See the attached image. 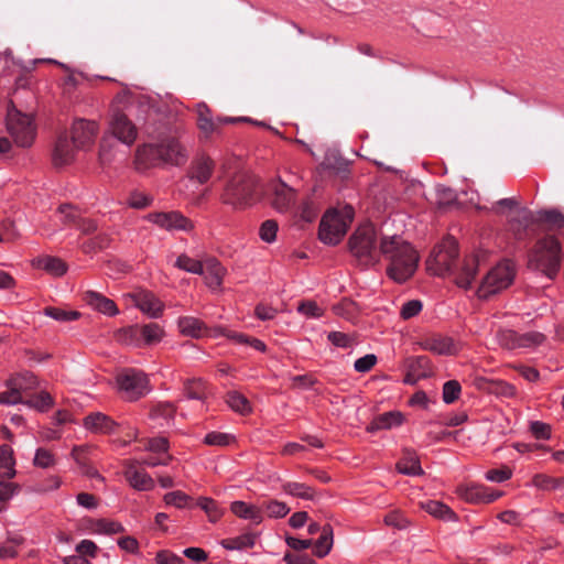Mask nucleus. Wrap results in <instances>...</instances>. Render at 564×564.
Here are the masks:
<instances>
[{
	"label": "nucleus",
	"instance_id": "34",
	"mask_svg": "<svg viewBox=\"0 0 564 564\" xmlns=\"http://www.w3.org/2000/svg\"><path fill=\"white\" fill-rule=\"evenodd\" d=\"M256 540V533L247 532L239 536L224 539L221 545L227 550H247L254 545Z\"/></svg>",
	"mask_w": 564,
	"mask_h": 564
},
{
	"label": "nucleus",
	"instance_id": "44",
	"mask_svg": "<svg viewBox=\"0 0 564 564\" xmlns=\"http://www.w3.org/2000/svg\"><path fill=\"white\" fill-rule=\"evenodd\" d=\"M58 214L61 216V221L67 226L76 227L80 218L79 212L69 204L61 205L58 208Z\"/></svg>",
	"mask_w": 564,
	"mask_h": 564
},
{
	"label": "nucleus",
	"instance_id": "19",
	"mask_svg": "<svg viewBox=\"0 0 564 564\" xmlns=\"http://www.w3.org/2000/svg\"><path fill=\"white\" fill-rule=\"evenodd\" d=\"M420 346L437 355H454L457 351L453 339L440 334H433L422 338Z\"/></svg>",
	"mask_w": 564,
	"mask_h": 564
},
{
	"label": "nucleus",
	"instance_id": "35",
	"mask_svg": "<svg viewBox=\"0 0 564 564\" xmlns=\"http://www.w3.org/2000/svg\"><path fill=\"white\" fill-rule=\"evenodd\" d=\"M232 513L239 518L249 519L254 523L262 521L261 512L258 508L247 505L243 501H234L230 507Z\"/></svg>",
	"mask_w": 564,
	"mask_h": 564
},
{
	"label": "nucleus",
	"instance_id": "10",
	"mask_svg": "<svg viewBox=\"0 0 564 564\" xmlns=\"http://www.w3.org/2000/svg\"><path fill=\"white\" fill-rule=\"evenodd\" d=\"M117 383L124 398L133 401L149 391V380L147 376L137 369H124L117 376Z\"/></svg>",
	"mask_w": 564,
	"mask_h": 564
},
{
	"label": "nucleus",
	"instance_id": "46",
	"mask_svg": "<svg viewBox=\"0 0 564 564\" xmlns=\"http://www.w3.org/2000/svg\"><path fill=\"white\" fill-rule=\"evenodd\" d=\"M44 314L50 316L58 322H69L75 321L79 317V313L77 311H65L58 307L47 306L44 308Z\"/></svg>",
	"mask_w": 564,
	"mask_h": 564
},
{
	"label": "nucleus",
	"instance_id": "33",
	"mask_svg": "<svg viewBox=\"0 0 564 564\" xmlns=\"http://www.w3.org/2000/svg\"><path fill=\"white\" fill-rule=\"evenodd\" d=\"M397 469L399 473L408 476H419L424 474L419 457L411 452H406L405 456L397 464Z\"/></svg>",
	"mask_w": 564,
	"mask_h": 564
},
{
	"label": "nucleus",
	"instance_id": "58",
	"mask_svg": "<svg viewBox=\"0 0 564 564\" xmlns=\"http://www.w3.org/2000/svg\"><path fill=\"white\" fill-rule=\"evenodd\" d=\"M278 224L274 220H265L260 227V237L265 242H272L275 239Z\"/></svg>",
	"mask_w": 564,
	"mask_h": 564
},
{
	"label": "nucleus",
	"instance_id": "36",
	"mask_svg": "<svg viewBox=\"0 0 564 564\" xmlns=\"http://www.w3.org/2000/svg\"><path fill=\"white\" fill-rule=\"evenodd\" d=\"M226 402L235 412L247 415L252 411L249 400L238 391H229L226 395Z\"/></svg>",
	"mask_w": 564,
	"mask_h": 564
},
{
	"label": "nucleus",
	"instance_id": "24",
	"mask_svg": "<svg viewBox=\"0 0 564 564\" xmlns=\"http://www.w3.org/2000/svg\"><path fill=\"white\" fill-rule=\"evenodd\" d=\"M84 300L88 305L102 314L113 316L118 313L116 303L98 292L87 291L84 295Z\"/></svg>",
	"mask_w": 564,
	"mask_h": 564
},
{
	"label": "nucleus",
	"instance_id": "63",
	"mask_svg": "<svg viewBox=\"0 0 564 564\" xmlns=\"http://www.w3.org/2000/svg\"><path fill=\"white\" fill-rule=\"evenodd\" d=\"M531 433L539 440H547L551 435V427L549 424L534 421L530 424Z\"/></svg>",
	"mask_w": 564,
	"mask_h": 564
},
{
	"label": "nucleus",
	"instance_id": "1",
	"mask_svg": "<svg viewBox=\"0 0 564 564\" xmlns=\"http://www.w3.org/2000/svg\"><path fill=\"white\" fill-rule=\"evenodd\" d=\"M349 248L359 265L375 267L383 257L388 262L387 274L397 283L408 281L416 271L419 254L400 236H386L372 224H365L349 238Z\"/></svg>",
	"mask_w": 564,
	"mask_h": 564
},
{
	"label": "nucleus",
	"instance_id": "28",
	"mask_svg": "<svg viewBox=\"0 0 564 564\" xmlns=\"http://www.w3.org/2000/svg\"><path fill=\"white\" fill-rule=\"evenodd\" d=\"M421 508L425 510L427 513L433 516L434 518L444 520V521H455L456 514L455 512L446 505L436 500H427L421 502Z\"/></svg>",
	"mask_w": 564,
	"mask_h": 564
},
{
	"label": "nucleus",
	"instance_id": "48",
	"mask_svg": "<svg viewBox=\"0 0 564 564\" xmlns=\"http://www.w3.org/2000/svg\"><path fill=\"white\" fill-rule=\"evenodd\" d=\"M94 530L97 533H102V534H117V533L124 531L121 523L111 521V520H106V519L97 520L95 522Z\"/></svg>",
	"mask_w": 564,
	"mask_h": 564
},
{
	"label": "nucleus",
	"instance_id": "13",
	"mask_svg": "<svg viewBox=\"0 0 564 564\" xmlns=\"http://www.w3.org/2000/svg\"><path fill=\"white\" fill-rule=\"evenodd\" d=\"M110 129L119 141L127 145H131L137 139V128L128 118V115L117 106L112 107Z\"/></svg>",
	"mask_w": 564,
	"mask_h": 564
},
{
	"label": "nucleus",
	"instance_id": "31",
	"mask_svg": "<svg viewBox=\"0 0 564 564\" xmlns=\"http://www.w3.org/2000/svg\"><path fill=\"white\" fill-rule=\"evenodd\" d=\"M403 415L400 412H387L377 416L368 427L369 432L387 430L402 423Z\"/></svg>",
	"mask_w": 564,
	"mask_h": 564
},
{
	"label": "nucleus",
	"instance_id": "21",
	"mask_svg": "<svg viewBox=\"0 0 564 564\" xmlns=\"http://www.w3.org/2000/svg\"><path fill=\"white\" fill-rule=\"evenodd\" d=\"M214 169V160L205 154H202L193 160L189 167V177L192 180H196L199 184H205L212 177Z\"/></svg>",
	"mask_w": 564,
	"mask_h": 564
},
{
	"label": "nucleus",
	"instance_id": "15",
	"mask_svg": "<svg viewBox=\"0 0 564 564\" xmlns=\"http://www.w3.org/2000/svg\"><path fill=\"white\" fill-rule=\"evenodd\" d=\"M148 219L169 231H191L194 227L193 223L178 212L152 213L148 215Z\"/></svg>",
	"mask_w": 564,
	"mask_h": 564
},
{
	"label": "nucleus",
	"instance_id": "50",
	"mask_svg": "<svg viewBox=\"0 0 564 564\" xmlns=\"http://www.w3.org/2000/svg\"><path fill=\"white\" fill-rule=\"evenodd\" d=\"M456 200L454 191L449 187L437 186L436 187V204L440 208L451 206Z\"/></svg>",
	"mask_w": 564,
	"mask_h": 564
},
{
	"label": "nucleus",
	"instance_id": "53",
	"mask_svg": "<svg viewBox=\"0 0 564 564\" xmlns=\"http://www.w3.org/2000/svg\"><path fill=\"white\" fill-rule=\"evenodd\" d=\"M533 484L541 489H554L564 486V478H552L545 475H536Z\"/></svg>",
	"mask_w": 564,
	"mask_h": 564
},
{
	"label": "nucleus",
	"instance_id": "52",
	"mask_svg": "<svg viewBox=\"0 0 564 564\" xmlns=\"http://www.w3.org/2000/svg\"><path fill=\"white\" fill-rule=\"evenodd\" d=\"M175 411L176 409L174 404L170 402H160L153 406L151 415L155 419L162 417L164 420H171L173 419Z\"/></svg>",
	"mask_w": 564,
	"mask_h": 564
},
{
	"label": "nucleus",
	"instance_id": "14",
	"mask_svg": "<svg viewBox=\"0 0 564 564\" xmlns=\"http://www.w3.org/2000/svg\"><path fill=\"white\" fill-rule=\"evenodd\" d=\"M197 126L200 133L207 139L214 133H219L220 127L226 123H235L237 121H247V118L218 117L214 119L209 108L205 104H198L197 108Z\"/></svg>",
	"mask_w": 564,
	"mask_h": 564
},
{
	"label": "nucleus",
	"instance_id": "42",
	"mask_svg": "<svg viewBox=\"0 0 564 564\" xmlns=\"http://www.w3.org/2000/svg\"><path fill=\"white\" fill-rule=\"evenodd\" d=\"M175 267L178 269H182L186 272L194 273V274H204V262L197 261L195 259L189 258L186 254H181L176 262Z\"/></svg>",
	"mask_w": 564,
	"mask_h": 564
},
{
	"label": "nucleus",
	"instance_id": "49",
	"mask_svg": "<svg viewBox=\"0 0 564 564\" xmlns=\"http://www.w3.org/2000/svg\"><path fill=\"white\" fill-rule=\"evenodd\" d=\"M14 387L22 393V391H28L34 389L37 386V379L33 373L24 372L14 378H11Z\"/></svg>",
	"mask_w": 564,
	"mask_h": 564
},
{
	"label": "nucleus",
	"instance_id": "4",
	"mask_svg": "<svg viewBox=\"0 0 564 564\" xmlns=\"http://www.w3.org/2000/svg\"><path fill=\"white\" fill-rule=\"evenodd\" d=\"M186 149L175 138H165L159 143L143 144L135 154V167L144 171L162 163L182 165L187 161Z\"/></svg>",
	"mask_w": 564,
	"mask_h": 564
},
{
	"label": "nucleus",
	"instance_id": "60",
	"mask_svg": "<svg viewBox=\"0 0 564 564\" xmlns=\"http://www.w3.org/2000/svg\"><path fill=\"white\" fill-rule=\"evenodd\" d=\"M512 475V471L509 467H501L497 469H490L486 473V479L494 482H502L508 480Z\"/></svg>",
	"mask_w": 564,
	"mask_h": 564
},
{
	"label": "nucleus",
	"instance_id": "54",
	"mask_svg": "<svg viewBox=\"0 0 564 564\" xmlns=\"http://www.w3.org/2000/svg\"><path fill=\"white\" fill-rule=\"evenodd\" d=\"M234 440L229 434L221 432H210L205 438L204 443L210 446H227Z\"/></svg>",
	"mask_w": 564,
	"mask_h": 564
},
{
	"label": "nucleus",
	"instance_id": "32",
	"mask_svg": "<svg viewBox=\"0 0 564 564\" xmlns=\"http://www.w3.org/2000/svg\"><path fill=\"white\" fill-rule=\"evenodd\" d=\"M333 528L330 524L323 525L319 538L314 542V554L318 557L326 556L333 546Z\"/></svg>",
	"mask_w": 564,
	"mask_h": 564
},
{
	"label": "nucleus",
	"instance_id": "47",
	"mask_svg": "<svg viewBox=\"0 0 564 564\" xmlns=\"http://www.w3.org/2000/svg\"><path fill=\"white\" fill-rule=\"evenodd\" d=\"M23 403L40 411H46L51 408L53 401L52 397L47 392H41L39 394L31 395L28 400H24Z\"/></svg>",
	"mask_w": 564,
	"mask_h": 564
},
{
	"label": "nucleus",
	"instance_id": "30",
	"mask_svg": "<svg viewBox=\"0 0 564 564\" xmlns=\"http://www.w3.org/2000/svg\"><path fill=\"white\" fill-rule=\"evenodd\" d=\"M140 340L142 346H151L160 343L164 336L163 328L158 323L140 325Z\"/></svg>",
	"mask_w": 564,
	"mask_h": 564
},
{
	"label": "nucleus",
	"instance_id": "43",
	"mask_svg": "<svg viewBox=\"0 0 564 564\" xmlns=\"http://www.w3.org/2000/svg\"><path fill=\"white\" fill-rule=\"evenodd\" d=\"M7 386L8 390L0 393V404L13 405L23 403L24 399L18 388L14 387L12 379L8 380Z\"/></svg>",
	"mask_w": 564,
	"mask_h": 564
},
{
	"label": "nucleus",
	"instance_id": "45",
	"mask_svg": "<svg viewBox=\"0 0 564 564\" xmlns=\"http://www.w3.org/2000/svg\"><path fill=\"white\" fill-rule=\"evenodd\" d=\"M271 518H283L290 512V508L281 501L270 500L264 501L261 506Z\"/></svg>",
	"mask_w": 564,
	"mask_h": 564
},
{
	"label": "nucleus",
	"instance_id": "20",
	"mask_svg": "<svg viewBox=\"0 0 564 564\" xmlns=\"http://www.w3.org/2000/svg\"><path fill=\"white\" fill-rule=\"evenodd\" d=\"M460 496L469 502L489 503L501 497L500 491H494L482 485H470L459 488Z\"/></svg>",
	"mask_w": 564,
	"mask_h": 564
},
{
	"label": "nucleus",
	"instance_id": "27",
	"mask_svg": "<svg viewBox=\"0 0 564 564\" xmlns=\"http://www.w3.org/2000/svg\"><path fill=\"white\" fill-rule=\"evenodd\" d=\"M13 449L10 445L3 444L0 447V478L10 479L17 474Z\"/></svg>",
	"mask_w": 564,
	"mask_h": 564
},
{
	"label": "nucleus",
	"instance_id": "62",
	"mask_svg": "<svg viewBox=\"0 0 564 564\" xmlns=\"http://www.w3.org/2000/svg\"><path fill=\"white\" fill-rule=\"evenodd\" d=\"M34 465L42 467V468H47V467L53 466L54 458H53L52 453L44 448H39L36 451L35 457H34Z\"/></svg>",
	"mask_w": 564,
	"mask_h": 564
},
{
	"label": "nucleus",
	"instance_id": "12",
	"mask_svg": "<svg viewBox=\"0 0 564 564\" xmlns=\"http://www.w3.org/2000/svg\"><path fill=\"white\" fill-rule=\"evenodd\" d=\"M544 336L539 333L518 334L511 329H499L496 333L498 344L506 349L527 348L542 343Z\"/></svg>",
	"mask_w": 564,
	"mask_h": 564
},
{
	"label": "nucleus",
	"instance_id": "26",
	"mask_svg": "<svg viewBox=\"0 0 564 564\" xmlns=\"http://www.w3.org/2000/svg\"><path fill=\"white\" fill-rule=\"evenodd\" d=\"M33 265L45 270L54 276H62L67 271V264L59 258L43 256L33 260Z\"/></svg>",
	"mask_w": 564,
	"mask_h": 564
},
{
	"label": "nucleus",
	"instance_id": "17",
	"mask_svg": "<svg viewBox=\"0 0 564 564\" xmlns=\"http://www.w3.org/2000/svg\"><path fill=\"white\" fill-rule=\"evenodd\" d=\"M134 305L150 317H159L164 310L163 303L150 291L142 290L131 295Z\"/></svg>",
	"mask_w": 564,
	"mask_h": 564
},
{
	"label": "nucleus",
	"instance_id": "59",
	"mask_svg": "<svg viewBox=\"0 0 564 564\" xmlns=\"http://www.w3.org/2000/svg\"><path fill=\"white\" fill-rule=\"evenodd\" d=\"M421 311L422 302L419 300H411L403 304L400 314L403 319H410L416 316Z\"/></svg>",
	"mask_w": 564,
	"mask_h": 564
},
{
	"label": "nucleus",
	"instance_id": "51",
	"mask_svg": "<svg viewBox=\"0 0 564 564\" xmlns=\"http://www.w3.org/2000/svg\"><path fill=\"white\" fill-rule=\"evenodd\" d=\"M460 384L456 380H449L443 387V400L445 403L451 404L455 402L460 393Z\"/></svg>",
	"mask_w": 564,
	"mask_h": 564
},
{
	"label": "nucleus",
	"instance_id": "18",
	"mask_svg": "<svg viewBox=\"0 0 564 564\" xmlns=\"http://www.w3.org/2000/svg\"><path fill=\"white\" fill-rule=\"evenodd\" d=\"M76 150L78 149L74 144L73 139H68L66 134H61L57 138L52 154L54 166L62 167L70 164L75 159Z\"/></svg>",
	"mask_w": 564,
	"mask_h": 564
},
{
	"label": "nucleus",
	"instance_id": "16",
	"mask_svg": "<svg viewBox=\"0 0 564 564\" xmlns=\"http://www.w3.org/2000/svg\"><path fill=\"white\" fill-rule=\"evenodd\" d=\"M98 133V124L95 121L77 119L72 127V139L77 149L89 148Z\"/></svg>",
	"mask_w": 564,
	"mask_h": 564
},
{
	"label": "nucleus",
	"instance_id": "5",
	"mask_svg": "<svg viewBox=\"0 0 564 564\" xmlns=\"http://www.w3.org/2000/svg\"><path fill=\"white\" fill-rule=\"evenodd\" d=\"M561 243L557 237L546 235L538 240L529 258V268L554 279L561 267Z\"/></svg>",
	"mask_w": 564,
	"mask_h": 564
},
{
	"label": "nucleus",
	"instance_id": "40",
	"mask_svg": "<svg viewBox=\"0 0 564 564\" xmlns=\"http://www.w3.org/2000/svg\"><path fill=\"white\" fill-rule=\"evenodd\" d=\"M406 367L410 371L416 373L420 378H425L431 372V361L426 356L411 357L406 360Z\"/></svg>",
	"mask_w": 564,
	"mask_h": 564
},
{
	"label": "nucleus",
	"instance_id": "39",
	"mask_svg": "<svg viewBox=\"0 0 564 564\" xmlns=\"http://www.w3.org/2000/svg\"><path fill=\"white\" fill-rule=\"evenodd\" d=\"M282 489L291 496L305 500H313L315 498L314 489L302 482L289 481L283 484Z\"/></svg>",
	"mask_w": 564,
	"mask_h": 564
},
{
	"label": "nucleus",
	"instance_id": "55",
	"mask_svg": "<svg viewBox=\"0 0 564 564\" xmlns=\"http://www.w3.org/2000/svg\"><path fill=\"white\" fill-rule=\"evenodd\" d=\"M189 500V496L180 490L167 492L164 496V501L166 505L174 506L180 509L186 507Z\"/></svg>",
	"mask_w": 564,
	"mask_h": 564
},
{
	"label": "nucleus",
	"instance_id": "61",
	"mask_svg": "<svg viewBox=\"0 0 564 564\" xmlns=\"http://www.w3.org/2000/svg\"><path fill=\"white\" fill-rule=\"evenodd\" d=\"M152 202V198L143 193L133 192L129 198V206L137 209L148 207Z\"/></svg>",
	"mask_w": 564,
	"mask_h": 564
},
{
	"label": "nucleus",
	"instance_id": "2",
	"mask_svg": "<svg viewBox=\"0 0 564 564\" xmlns=\"http://www.w3.org/2000/svg\"><path fill=\"white\" fill-rule=\"evenodd\" d=\"M478 264L479 260L475 254L466 257L462 262L458 260V245L453 237L445 238L426 260L431 273L440 276L451 275L454 282L464 289L471 285Z\"/></svg>",
	"mask_w": 564,
	"mask_h": 564
},
{
	"label": "nucleus",
	"instance_id": "38",
	"mask_svg": "<svg viewBox=\"0 0 564 564\" xmlns=\"http://www.w3.org/2000/svg\"><path fill=\"white\" fill-rule=\"evenodd\" d=\"M139 333H140V325L135 324V325H131V326L118 329L115 333V337L121 344L141 347V340H140Z\"/></svg>",
	"mask_w": 564,
	"mask_h": 564
},
{
	"label": "nucleus",
	"instance_id": "41",
	"mask_svg": "<svg viewBox=\"0 0 564 564\" xmlns=\"http://www.w3.org/2000/svg\"><path fill=\"white\" fill-rule=\"evenodd\" d=\"M323 166L338 174H344L348 171L347 161L339 156L336 152L326 153L323 161Z\"/></svg>",
	"mask_w": 564,
	"mask_h": 564
},
{
	"label": "nucleus",
	"instance_id": "9",
	"mask_svg": "<svg viewBox=\"0 0 564 564\" xmlns=\"http://www.w3.org/2000/svg\"><path fill=\"white\" fill-rule=\"evenodd\" d=\"M7 127L17 145L26 148L33 143L36 131L33 119L29 115L11 106L8 109Z\"/></svg>",
	"mask_w": 564,
	"mask_h": 564
},
{
	"label": "nucleus",
	"instance_id": "8",
	"mask_svg": "<svg viewBox=\"0 0 564 564\" xmlns=\"http://www.w3.org/2000/svg\"><path fill=\"white\" fill-rule=\"evenodd\" d=\"M516 274L514 264L507 260L492 268L482 279L477 290L478 297L487 299L507 289L513 281Z\"/></svg>",
	"mask_w": 564,
	"mask_h": 564
},
{
	"label": "nucleus",
	"instance_id": "56",
	"mask_svg": "<svg viewBox=\"0 0 564 564\" xmlns=\"http://www.w3.org/2000/svg\"><path fill=\"white\" fill-rule=\"evenodd\" d=\"M384 523L395 529H405L409 524L408 519L399 511H391L384 517Z\"/></svg>",
	"mask_w": 564,
	"mask_h": 564
},
{
	"label": "nucleus",
	"instance_id": "22",
	"mask_svg": "<svg viewBox=\"0 0 564 564\" xmlns=\"http://www.w3.org/2000/svg\"><path fill=\"white\" fill-rule=\"evenodd\" d=\"M138 462H128L126 464L124 477L129 484L137 490H151L154 488V480L149 474L137 468Z\"/></svg>",
	"mask_w": 564,
	"mask_h": 564
},
{
	"label": "nucleus",
	"instance_id": "37",
	"mask_svg": "<svg viewBox=\"0 0 564 564\" xmlns=\"http://www.w3.org/2000/svg\"><path fill=\"white\" fill-rule=\"evenodd\" d=\"M184 392L188 399L204 400L207 397V384L200 378L188 379L184 383Z\"/></svg>",
	"mask_w": 564,
	"mask_h": 564
},
{
	"label": "nucleus",
	"instance_id": "7",
	"mask_svg": "<svg viewBox=\"0 0 564 564\" xmlns=\"http://www.w3.org/2000/svg\"><path fill=\"white\" fill-rule=\"evenodd\" d=\"M352 218L354 209L351 206H345L341 212L328 210L319 224V239L327 245H337L346 235Z\"/></svg>",
	"mask_w": 564,
	"mask_h": 564
},
{
	"label": "nucleus",
	"instance_id": "29",
	"mask_svg": "<svg viewBox=\"0 0 564 564\" xmlns=\"http://www.w3.org/2000/svg\"><path fill=\"white\" fill-rule=\"evenodd\" d=\"M178 327L182 334L192 337H203L207 335L205 324L196 317L184 316L178 319Z\"/></svg>",
	"mask_w": 564,
	"mask_h": 564
},
{
	"label": "nucleus",
	"instance_id": "23",
	"mask_svg": "<svg viewBox=\"0 0 564 564\" xmlns=\"http://www.w3.org/2000/svg\"><path fill=\"white\" fill-rule=\"evenodd\" d=\"M85 426L96 433L110 434L116 431L117 423L111 417L96 412L85 417Z\"/></svg>",
	"mask_w": 564,
	"mask_h": 564
},
{
	"label": "nucleus",
	"instance_id": "6",
	"mask_svg": "<svg viewBox=\"0 0 564 564\" xmlns=\"http://www.w3.org/2000/svg\"><path fill=\"white\" fill-rule=\"evenodd\" d=\"M258 180L254 175L240 171L227 182L221 199L235 208H242L253 203Z\"/></svg>",
	"mask_w": 564,
	"mask_h": 564
},
{
	"label": "nucleus",
	"instance_id": "11",
	"mask_svg": "<svg viewBox=\"0 0 564 564\" xmlns=\"http://www.w3.org/2000/svg\"><path fill=\"white\" fill-rule=\"evenodd\" d=\"M268 194L271 206L280 213H288L295 205V191L281 180L269 183Z\"/></svg>",
	"mask_w": 564,
	"mask_h": 564
},
{
	"label": "nucleus",
	"instance_id": "64",
	"mask_svg": "<svg viewBox=\"0 0 564 564\" xmlns=\"http://www.w3.org/2000/svg\"><path fill=\"white\" fill-rule=\"evenodd\" d=\"M156 563L158 564H184V560L170 552V551H160L156 554Z\"/></svg>",
	"mask_w": 564,
	"mask_h": 564
},
{
	"label": "nucleus",
	"instance_id": "57",
	"mask_svg": "<svg viewBox=\"0 0 564 564\" xmlns=\"http://www.w3.org/2000/svg\"><path fill=\"white\" fill-rule=\"evenodd\" d=\"M297 311L306 317H319L323 315V310L314 301H303L299 304Z\"/></svg>",
	"mask_w": 564,
	"mask_h": 564
},
{
	"label": "nucleus",
	"instance_id": "3",
	"mask_svg": "<svg viewBox=\"0 0 564 564\" xmlns=\"http://www.w3.org/2000/svg\"><path fill=\"white\" fill-rule=\"evenodd\" d=\"M534 225L561 236L564 234V215L555 209L532 213L528 208H519L509 220V230L517 240H523L531 236Z\"/></svg>",
	"mask_w": 564,
	"mask_h": 564
},
{
	"label": "nucleus",
	"instance_id": "25",
	"mask_svg": "<svg viewBox=\"0 0 564 564\" xmlns=\"http://www.w3.org/2000/svg\"><path fill=\"white\" fill-rule=\"evenodd\" d=\"M205 280L210 289H218L223 283L225 268L215 258L207 259L204 262Z\"/></svg>",
	"mask_w": 564,
	"mask_h": 564
}]
</instances>
